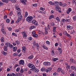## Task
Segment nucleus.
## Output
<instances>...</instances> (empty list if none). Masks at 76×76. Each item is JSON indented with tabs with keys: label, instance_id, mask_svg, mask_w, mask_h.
Listing matches in <instances>:
<instances>
[{
	"label": "nucleus",
	"instance_id": "23",
	"mask_svg": "<svg viewBox=\"0 0 76 76\" xmlns=\"http://www.w3.org/2000/svg\"><path fill=\"white\" fill-rule=\"evenodd\" d=\"M27 16H28V12H25L24 18H26Z\"/></svg>",
	"mask_w": 76,
	"mask_h": 76
},
{
	"label": "nucleus",
	"instance_id": "28",
	"mask_svg": "<svg viewBox=\"0 0 76 76\" xmlns=\"http://www.w3.org/2000/svg\"><path fill=\"white\" fill-rule=\"evenodd\" d=\"M57 3H58V2L57 1H54L53 3V6H55V5H56V4H57Z\"/></svg>",
	"mask_w": 76,
	"mask_h": 76
},
{
	"label": "nucleus",
	"instance_id": "31",
	"mask_svg": "<svg viewBox=\"0 0 76 76\" xmlns=\"http://www.w3.org/2000/svg\"><path fill=\"white\" fill-rule=\"evenodd\" d=\"M10 19H7L6 20V22L7 23H10Z\"/></svg>",
	"mask_w": 76,
	"mask_h": 76
},
{
	"label": "nucleus",
	"instance_id": "40",
	"mask_svg": "<svg viewBox=\"0 0 76 76\" xmlns=\"http://www.w3.org/2000/svg\"><path fill=\"white\" fill-rule=\"evenodd\" d=\"M70 62H71V63H74V62H73V59L72 58H71L70 59Z\"/></svg>",
	"mask_w": 76,
	"mask_h": 76
},
{
	"label": "nucleus",
	"instance_id": "54",
	"mask_svg": "<svg viewBox=\"0 0 76 76\" xmlns=\"http://www.w3.org/2000/svg\"><path fill=\"white\" fill-rule=\"evenodd\" d=\"M7 18V15H6L4 17V19H6V18Z\"/></svg>",
	"mask_w": 76,
	"mask_h": 76
},
{
	"label": "nucleus",
	"instance_id": "2",
	"mask_svg": "<svg viewBox=\"0 0 76 76\" xmlns=\"http://www.w3.org/2000/svg\"><path fill=\"white\" fill-rule=\"evenodd\" d=\"M7 76H19V73H18L17 74H15V73H13L12 74L10 73L7 74Z\"/></svg>",
	"mask_w": 76,
	"mask_h": 76
},
{
	"label": "nucleus",
	"instance_id": "21",
	"mask_svg": "<svg viewBox=\"0 0 76 76\" xmlns=\"http://www.w3.org/2000/svg\"><path fill=\"white\" fill-rule=\"evenodd\" d=\"M11 0H2V2L4 3H7L9 2V1H10Z\"/></svg>",
	"mask_w": 76,
	"mask_h": 76
},
{
	"label": "nucleus",
	"instance_id": "52",
	"mask_svg": "<svg viewBox=\"0 0 76 76\" xmlns=\"http://www.w3.org/2000/svg\"><path fill=\"white\" fill-rule=\"evenodd\" d=\"M73 3H74V4H75V5H76V1L73 0Z\"/></svg>",
	"mask_w": 76,
	"mask_h": 76
},
{
	"label": "nucleus",
	"instance_id": "57",
	"mask_svg": "<svg viewBox=\"0 0 76 76\" xmlns=\"http://www.w3.org/2000/svg\"><path fill=\"white\" fill-rule=\"evenodd\" d=\"M62 22H64L65 21L66 22V20L64 19H63L62 20Z\"/></svg>",
	"mask_w": 76,
	"mask_h": 76
},
{
	"label": "nucleus",
	"instance_id": "32",
	"mask_svg": "<svg viewBox=\"0 0 76 76\" xmlns=\"http://www.w3.org/2000/svg\"><path fill=\"white\" fill-rule=\"evenodd\" d=\"M46 43L47 44H48V45H50V42L48 41H46Z\"/></svg>",
	"mask_w": 76,
	"mask_h": 76
},
{
	"label": "nucleus",
	"instance_id": "3",
	"mask_svg": "<svg viewBox=\"0 0 76 76\" xmlns=\"http://www.w3.org/2000/svg\"><path fill=\"white\" fill-rule=\"evenodd\" d=\"M55 9L57 11L59 12V13H61V8L58 7V6L55 5Z\"/></svg>",
	"mask_w": 76,
	"mask_h": 76
},
{
	"label": "nucleus",
	"instance_id": "22",
	"mask_svg": "<svg viewBox=\"0 0 76 76\" xmlns=\"http://www.w3.org/2000/svg\"><path fill=\"white\" fill-rule=\"evenodd\" d=\"M17 47H14L13 48V52H15V51H17Z\"/></svg>",
	"mask_w": 76,
	"mask_h": 76
},
{
	"label": "nucleus",
	"instance_id": "9",
	"mask_svg": "<svg viewBox=\"0 0 76 76\" xmlns=\"http://www.w3.org/2000/svg\"><path fill=\"white\" fill-rule=\"evenodd\" d=\"M27 1V0H20V3H23L24 4V5H25L26 4V2Z\"/></svg>",
	"mask_w": 76,
	"mask_h": 76
},
{
	"label": "nucleus",
	"instance_id": "25",
	"mask_svg": "<svg viewBox=\"0 0 76 76\" xmlns=\"http://www.w3.org/2000/svg\"><path fill=\"white\" fill-rule=\"evenodd\" d=\"M38 43H36L35 44V45L36 46V48H37V49H39V45H38Z\"/></svg>",
	"mask_w": 76,
	"mask_h": 76
},
{
	"label": "nucleus",
	"instance_id": "8",
	"mask_svg": "<svg viewBox=\"0 0 76 76\" xmlns=\"http://www.w3.org/2000/svg\"><path fill=\"white\" fill-rule=\"evenodd\" d=\"M19 64L21 65H24L25 64V62L23 60H21L19 61Z\"/></svg>",
	"mask_w": 76,
	"mask_h": 76
},
{
	"label": "nucleus",
	"instance_id": "29",
	"mask_svg": "<svg viewBox=\"0 0 76 76\" xmlns=\"http://www.w3.org/2000/svg\"><path fill=\"white\" fill-rule=\"evenodd\" d=\"M4 50L5 51H6L7 50V47L6 46H4Z\"/></svg>",
	"mask_w": 76,
	"mask_h": 76
},
{
	"label": "nucleus",
	"instance_id": "17",
	"mask_svg": "<svg viewBox=\"0 0 76 76\" xmlns=\"http://www.w3.org/2000/svg\"><path fill=\"white\" fill-rule=\"evenodd\" d=\"M1 53L4 56H6V55H7V52H5L4 51H1Z\"/></svg>",
	"mask_w": 76,
	"mask_h": 76
},
{
	"label": "nucleus",
	"instance_id": "1",
	"mask_svg": "<svg viewBox=\"0 0 76 76\" xmlns=\"http://www.w3.org/2000/svg\"><path fill=\"white\" fill-rule=\"evenodd\" d=\"M32 20H33V17L31 16L28 17L26 18V21L28 23H31Z\"/></svg>",
	"mask_w": 76,
	"mask_h": 76
},
{
	"label": "nucleus",
	"instance_id": "64",
	"mask_svg": "<svg viewBox=\"0 0 76 76\" xmlns=\"http://www.w3.org/2000/svg\"><path fill=\"white\" fill-rule=\"evenodd\" d=\"M70 76H75V74H74L72 73V74H70Z\"/></svg>",
	"mask_w": 76,
	"mask_h": 76
},
{
	"label": "nucleus",
	"instance_id": "33",
	"mask_svg": "<svg viewBox=\"0 0 76 76\" xmlns=\"http://www.w3.org/2000/svg\"><path fill=\"white\" fill-rule=\"evenodd\" d=\"M28 39L29 40H30V41H31L32 40V38L31 37H28Z\"/></svg>",
	"mask_w": 76,
	"mask_h": 76
},
{
	"label": "nucleus",
	"instance_id": "20",
	"mask_svg": "<svg viewBox=\"0 0 76 76\" xmlns=\"http://www.w3.org/2000/svg\"><path fill=\"white\" fill-rule=\"evenodd\" d=\"M10 45V43L9 42H6L5 43V45L7 47H9Z\"/></svg>",
	"mask_w": 76,
	"mask_h": 76
},
{
	"label": "nucleus",
	"instance_id": "30",
	"mask_svg": "<svg viewBox=\"0 0 76 76\" xmlns=\"http://www.w3.org/2000/svg\"><path fill=\"white\" fill-rule=\"evenodd\" d=\"M12 36H15V37H17L18 36L17 34L15 33H12Z\"/></svg>",
	"mask_w": 76,
	"mask_h": 76
},
{
	"label": "nucleus",
	"instance_id": "44",
	"mask_svg": "<svg viewBox=\"0 0 76 76\" xmlns=\"http://www.w3.org/2000/svg\"><path fill=\"white\" fill-rule=\"evenodd\" d=\"M1 40L2 42H4V38H3V37L1 38Z\"/></svg>",
	"mask_w": 76,
	"mask_h": 76
},
{
	"label": "nucleus",
	"instance_id": "13",
	"mask_svg": "<svg viewBox=\"0 0 76 76\" xmlns=\"http://www.w3.org/2000/svg\"><path fill=\"white\" fill-rule=\"evenodd\" d=\"M66 28H67V29L69 30V29H70L72 30V29H73V27L70 26H66Z\"/></svg>",
	"mask_w": 76,
	"mask_h": 76
},
{
	"label": "nucleus",
	"instance_id": "7",
	"mask_svg": "<svg viewBox=\"0 0 76 76\" xmlns=\"http://www.w3.org/2000/svg\"><path fill=\"white\" fill-rule=\"evenodd\" d=\"M17 12H18L17 13L18 19H17V20L16 21V23H19V12L18 11H17Z\"/></svg>",
	"mask_w": 76,
	"mask_h": 76
},
{
	"label": "nucleus",
	"instance_id": "12",
	"mask_svg": "<svg viewBox=\"0 0 76 76\" xmlns=\"http://www.w3.org/2000/svg\"><path fill=\"white\" fill-rule=\"evenodd\" d=\"M72 11V9L71 8H69L67 10L66 12L67 14H69L70 13V12Z\"/></svg>",
	"mask_w": 76,
	"mask_h": 76
},
{
	"label": "nucleus",
	"instance_id": "38",
	"mask_svg": "<svg viewBox=\"0 0 76 76\" xmlns=\"http://www.w3.org/2000/svg\"><path fill=\"white\" fill-rule=\"evenodd\" d=\"M73 19L74 21H76V16H74L73 18Z\"/></svg>",
	"mask_w": 76,
	"mask_h": 76
},
{
	"label": "nucleus",
	"instance_id": "16",
	"mask_svg": "<svg viewBox=\"0 0 76 76\" xmlns=\"http://www.w3.org/2000/svg\"><path fill=\"white\" fill-rule=\"evenodd\" d=\"M22 49L23 50V53H26V51L25 50H26V48L25 47V46H23L22 47Z\"/></svg>",
	"mask_w": 76,
	"mask_h": 76
},
{
	"label": "nucleus",
	"instance_id": "6",
	"mask_svg": "<svg viewBox=\"0 0 76 76\" xmlns=\"http://www.w3.org/2000/svg\"><path fill=\"white\" fill-rule=\"evenodd\" d=\"M31 70L32 71H33L34 72H36V73H37V72H39V70L38 69L36 68V67H34L33 69H31Z\"/></svg>",
	"mask_w": 76,
	"mask_h": 76
},
{
	"label": "nucleus",
	"instance_id": "26",
	"mask_svg": "<svg viewBox=\"0 0 76 76\" xmlns=\"http://www.w3.org/2000/svg\"><path fill=\"white\" fill-rule=\"evenodd\" d=\"M56 20H58V21L59 22H60V18H59V17H57L56 18Z\"/></svg>",
	"mask_w": 76,
	"mask_h": 76
},
{
	"label": "nucleus",
	"instance_id": "39",
	"mask_svg": "<svg viewBox=\"0 0 76 76\" xmlns=\"http://www.w3.org/2000/svg\"><path fill=\"white\" fill-rule=\"evenodd\" d=\"M57 60H58V58H54L53 59V61H56Z\"/></svg>",
	"mask_w": 76,
	"mask_h": 76
},
{
	"label": "nucleus",
	"instance_id": "60",
	"mask_svg": "<svg viewBox=\"0 0 76 76\" xmlns=\"http://www.w3.org/2000/svg\"><path fill=\"white\" fill-rule=\"evenodd\" d=\"M31 70H29L28 72V74H30L31 73Z\"/></svg>",
	"mask_w": 76,
	"mask_h": 76
},
{
	"label": "nucleus",
	"instance_id": "11",
	"mask_svg": "<svg viewBox=\"0 0 76 76\" xmlns=\"http://www.w3.org/2000/svg\"><path fill=\"white\" fill-rule=\"evenodd\" d=\"M45 34H48V29L47 27H46L45 28Z\"/></svg>",
	"mask_w": 76,
	"mask_h": 76
},
{
	"label": "nucleus",
	"instance_id": "45",
	"mask_svg": "<svg viewBox=\"0 0 76 76\" xmlns=\"http://www.w3.org/2000/svg\"><path fill=\"white\" fill-rule=\"evenodd\" d=\"M7 29H9V31H12V28L11 27H7Z\"/></svg>",
	"mask_w": 76,
	"mask_h": 76
},
{
	"label": "nucleus",
	"instance_id": "10",
	"mask_svg": "<svg viewBox=\"0 0 76 76\" xmlns=\"http://www.w3.org/2000/svg\"><path fill=\"white\" fill-rule=\"evenodd\" d=\"M31 22L33 24H34L35 25H37V24H38V22H37V21H36L35 20H33Z\"/></svg>",
	"mask_w": 76,
	"mask_h": 76
},
{
	"label": "nucleus",
	"instance_id": "37",
	"mask_svg": "<svg viewBox=\"0 0 76 76\" xmlns=\"http://www.w3.org/2000/svg\"><path fill=\"white\" fill-rule=\"evenodd\" d=\"M52 18H54V16L53 15H51L49 18V19H51Z\"/></svg>",
	"mask_w": 76,
	"mask_h": 76
},
{
	"label": "nucleus",
	"instance_id": "36",
	"mask_svg": "<svg viewBox=\"0 0 76 76\" xmlns=\"http://www.w3.org/2000/svg\"><path fill=\"white\" fill-rule=\"evenodd\" d=\"M58 4H59V5L61 6H63V4L61 2H58Z\"/></svg>",
	"mask_w": 76,
	"mask_h": 76
},
{
	"label": "nucleus",
	"instance_id": "27",
	"mask_svg": "<svg viewBox=\"0 0 76 76\" xmlns=\"http://www.w3.org/2000/svg\"><path fill=\"white\" fill-rule=\"evenodd\" d=\"M34 58V57L33 56V55H31L30 56H29L28 57V59H32V58Z\"/></svg>",
	"mask_w": 76,
	"mask_h": 76
},
{
	"label": "nucleus",
	"instance_id": "63",
	"mask_svg": "<svg viewBox=\"0 0 76 76\" xmlns=\"http://www.w3.org/2000/svg\"><path fill=\"white\" fill-rule=\"evenodd\" d=\"M19 30L18 29H16L15 30V32H19Z\"/></svg>",
	"mask_w": 76,
	"mask_h": 76
},
{
	"label": "nucleus",
	"instance_id": "58",
	"mask_svg": "<svg viewBox=\"0 0 76 76\" xmlns=\"http://www.w3.org/2000/svg\"><path fill=\"white\" fill-rule=\"evenodd\" d=\"M48 69L49 71H51L52 70V68L51 67H48Z\"/></svg>",
	"mask_w": 76,
	"mask_h": 76
},
{
	"label": "nucleus",
	"instance_id": "15",
	"mask_svg": "<svg viewBox=\"0 0 76 76\" xmlns=\"http://www.w3.org/2000/svg\"><path fill=\"white\" fill-rule=\"evenodd\" d=\"M19 19H20V20H22L23 18H22V14L21 13V12H19Z\"/></svg>",
	"mask_w": 76,
	"mask_h": 76
},
{
	"label": "nucleus",
	"instance_id": "48",
	"mask_svg": "<svg viewBox=\"0 0 76 76\" xmlns=\"http://www.w3.org/2000/svg\"><path fill=\"white\" fill-rule=\"evenodd\" d=\"M66 22H70V19H66Z\"/></svg>",
	"mask_w": 76,
	"mask_h": 76
},
{
	"label": "nucleus",
	"instance_id": "61",
	"mask_svg": "<svg viewBox=\"0 0 76 76\" xmlns=\"http://www.w3.org/2000/svg\"><path fill=\"white\" fill-rule=\"evenodd\" d=\"M16 10H17L19 11V7H17L16 8Z\"/></svg>",
	"mask_w": 76,
	"mask_h": 76
},
{
	"label": "nucleus",
	"instance_id": "50",
	"mask_svg": "<svg viewBox=\"0 0 76 76\" xmlns=\"http://www.w3.org/2000/svg\"><path fill=\"white\" fill-rule=\"evenodd\" d=\"M32 6H34V7H36L37 6V4H32Z\"/></svg>",
	"mask_w": 76,
	"mask_h": 76
},
{
	"label": "nucleus",
	"instance_id": "42",
	"mask_svg": "<svg viewBox=\"0 0 76 76\" xmlns=\"http://www.w3.org/2000/svg\"><path fill=\"white\" fill-rule=\"evenodd\" d=\"M57 70L58 72H60L61 71L62 69L61 68H58L57 69Z\"/></svg>",
	"mask_w": 76,
	"mask_h": 76
},
{
	"label": "nucleus",
	"instance_id": "56",
	"mask_svg": "<svg viewBox=\"0 0 76 76\" xmlns=\"http://www.w3.org/2000/svg\"><path fill=\"white\" fill-rule=\"evenodd\" d=\"M48 3L49 4H51V5H52V4H53V2H52V1H50L49 2H48Z\"/></svg>",
	"mask_w": 76,
	"mask_h": 76
},
{
	"label": "nucleus",
	"instance_id": "4",
	"mask_svg": "<svg viewBox=\"0 0 76 76\" xmlns=\"http://www.w3.org/2000/svg\"><path fill=\"white\" fill-rule=\"evenodd\" d=\"M43 64L44 66H50L51 64L50 62L46 61L43 63Z\"/></svg>",
	"mask_w": 76,
	"mask_h": 76
},
{
	"label": "nucleus",
	"instance_id": "59",
	"mask_svg": "<svg viewBox=\"0 0 76 76\" xmlns=\"http://www.w3.org/2000/svg\"><path fill=\"white\" fill-rule=\"evenodd\" d=\"M69 67H70V66L69 65L66 66V69H67V70H68V69L69 68Z\"/></svg>",
	"mask_w": 76,
	"mask_h": 76
},
{
	"label": "nucleus",
	"instance_id": "53",
	"mask_svg": "<svg viewBox=\"0 0 76 76\" xmlns=\"http://www.w3.org/2000/svg\"><path fill=\"white\" fill-rule=\"evenodd\" d=\"M9 47L11 48H13V45H10Z\"/></svg>",
	"mask_w": 76,
	"mask_h": 76
},
{
	"label": "nucleus",
	"instance_id": "19",
	"mask_svg": "<svg viewBox=\"0 0 76 76\" xmlns=\"http://www.w3.org/2000/svg\"><path fill=\"white\" fill-rule=\"evenodd\" d=\"M71 69L72 70H75L76 69V66L75 65H72L71 66Z\"/></svg>",
	"mask_w": 76,
	"mask_h": 76
},
{
	"label": "nucleus",
	"instance_id": "34",
	"mask_svg": "<svg viewBox=\"0 0 76 76\" xmlns=\"http://www.w3.org/2000/svg\"><path fill=\"white\" fill-rule=\"evenodd\" d=\"M42 47L43 48H44V49H45V50H48V48L45 46H42Z\"/></svg>",
	"mask_w": 76,
	"mask_h": 76
},
{
	"label": "nucleus",
	"instance_id": "24",
	"mask_svg": "<svg viewBox=\"0 0 76 76\" xmlns=\"http://www.w3.org/2000/svg\"><path fill=\"white\" fill-rule=\"evenodd\" d=\"M36 28V26H32L30 27V29H34V28Z\"/></svg>",
	"mask_w": 76,
	"mask_h": 76
},
{
	"label": "nucleus",
	"instance_id": "41",
	"mask_svg": "<svg viewBox=\"0 0 76 76\" xmlns=\"http://www.w3.org/2000/svg\"><path fill=\"white\" fill-rule=\"evenodd\" d=\"M41 71H42V72H44L45 71V69L44 68H42L41 69Z\"/></svg>",
	"mask_w": 76,
	"mask_h": 76
},
{
	"label": "nucleus",
	"instance_id": "55",
	"mask_svg": "<svg viewBox=\"0 0 76 76\" xmlns=\"http://www.w3.org/2000/svg\"><path fill=\"white\" fill-rule=\"evenodd\" d=\"M16 72H18L19 71V67H18L16 69Z\"/></svg>",
	"mask_w": 76,
	"mask_h": 76
},
{
	"label": "nucleus",
	"instance_id": "62",
	"mask_svg": "<svg viewBox=\"0 0 76 76\" xmlns=\"http://www.w3.org/2000/svg\"><path fill=\"white\" fill-rule=\"evenodd\" d=\"M18 66H19V65L18 64H16L15 65V66L14 67V69H15L16 67H18Z\"/></svg>",
	"mask_w": 76,
	"mask_h": 76
},
{
	"label": "nucleus",
	"instance_id": "18",
	"mask_svg": "<svg viewBox=\"0 0 76 76\" xmlns=\"http://www.w3.org/2000/svg\"><path fill=\"white\" fill-rule=\"evenodd\" d=\"M58 50H59L60 54L62 53V49H61V48H58Z\"/></svg>",
	"mask_w": 76,
	"mask_h": 76
},
{
	"label": "nucleus",
	"instance_id": "51",
	"mask_svg": "<svg viewBox=\"0 0 76 76\" xmlns=\"http://www.w3.org/2000/svg\"><path fill=\"white\" fill-rule=\"evenodd\" d=\"M40 10H42V11H44L45 10V9L42 8V7H41L40 8Z\"/></svg>",
	"mask_w": 76,
	"mask_h": 76
},
{
	"label": "nucleus",
	"instance_id": "46",
	"mask_svg": "<svg viewBox=\"0 0 76 76\" xmlns=\"http://www.w3.org/2000/svg\"><path fill=\"white\" fill-rule=\"evenodd\" d=\"M11 1L12 2V3H16V0H12Z\"/></svg>",
	"mask_w": 76,
	"mask_h": 76
},
{
	"label": "nucleus",
	"instance_id": "43",
	"mask_svg": "<svg viewBox=\"0 0 76 76\" xmlns=\"http://www.w3.org/2000/svg\"><path fill=\"white\" fill-rule=\"evenodd\" d=\"M20 73H23V69L21 68L20 72Z\"/></svg>",
	"mask_w": 76,
	"mask_h": 76
},
{
	"label": "nucleus",
	"instance_id": "35",
	"mask_svg": "<svg viewBox=\"0 0 76 76\" xmlns=\"http://www.w3.org/2000/svg\"><path fill=\"white\" fill-rule=\"evenodd\" d=\"M61 73L63 74V75H64L65 74V71H64L63 70H61Z\"/></svg>",
	"mask_w": 76,
	"mask_h": 76
},
{
	"label": "nucleus",
	"instance_id": "47",
	"mask_svg": "<svg viewBox=\"0 0 76 76\" xmlns=\"http://www.w3.org/2000/svg\"><path fill=\"white\" fill-rule=\"evenodd\" d=\"M51 26H54V25H55V24H54V23L53 22L51 23Z\"/></svg>",
	"mask_w": 76,
	"mask_h": 76
},
{
	"label": "nucleus",
	"instance_id": "5",
	"mask_svg": "<svg viewBox=\"0 0 76 76\" xmlns=\"http://www.w3.org/2000/svg\"><path fill=\"white\" fill-rule=\"evenodd\" d=\"M28 67L30 68H31L32 69H33L35 67V65L31 63H29L28 64Z\"/></svg>",
	"mask_w": 76,
	"mask_h": 76
},
{
	"label": "nucleus",
	"instance_id": "49",
	"mask_svg": "<svg viewBox=\"0 0 76 76\" xmlns=\"http://www.w3.org/2000/svg\"><path fill=\"white\" fill-rule=\"evenodd\" d=\"M3 4H4L3 3L0 1V6H3Z\"/></svg>",
	"mask_w": 76,
	"mask_h": 76
},
{
	"label": "nucleus",
	"instance_id": "14",
	"mask_svg": "<svg viewBox=\"0 0 76 76\" xmlns=\"http://www.w3.org/2000/svg\"><path fill=\"white\" fill-rule=\"evenodd\" d=\"M22 34L23 36V38H26L27 37V35H26V32H23L22 33Z\"/></svg>",
	"mask_w": 76,
	"mask_h": 76
}]
</instances>
